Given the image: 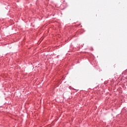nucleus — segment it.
Instances as JSON below:
<instances>
[{
    "label": "nucleus",
    "instance_id": "obj_1",
    "mask_svg": "<svg viewBox=\"0 0 127 127\" xmlns=\"http://www.w3.org/2000/svg\"><path fill=\"white\" fill-rule=\"evenodd\" d=\"M113 66H114V67H115V65H114V64H113Z\"/></svg>",
    "mask_w": 127,
    "mask_h": 127
}]
</instances>
